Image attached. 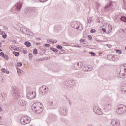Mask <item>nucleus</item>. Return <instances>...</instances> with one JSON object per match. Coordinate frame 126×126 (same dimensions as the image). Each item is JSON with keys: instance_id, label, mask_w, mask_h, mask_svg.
I'll return each mask as SVG.
<instances>
[{"instance_id": "a211bd4d", "label": "nucleus", "mask_w": 126, "mask_h": 126, "mask_svg": "<svg viewBox=\"0 0 126 126\" xmlns=\"http://www.w3.org/2000/svg\"><path fill=\"white\" fill-rule=\"evenodd\" d=\"M61 122L63 126H67L69 124V122L66 119L62 118Z\"/></svg>"}, {"instance_id": "4c0bfd02", "label": "nucleus", "mask_w": 126, "mask_h": 126, "mask_svg": "<svg viewBox=\"0 0 126 126\" xmlns=\"http://www.w3.org/2000/svg\"><path fill=\"white\" fill-rule=\"evenodd\" d=\"M48 105H49V106H53L54 102H53L52 101H49Z\"/></svg>"}, {"instance_id": "4468645a", "label": "nucleus", "mask_w": 126, "mask_h": 126, "mask_svg": "<svg viewBox=\"0 0 126 126\" xmlns=\"http://www.w3.org/2000/svg\"><path fill=\"white\" fill-rule=\"evenodd\" d=\"M70 25L72 28H74V29H77L78 30H80V29H79V25L78 24V22H72L71 23Z\"/></svg>"}, {"instance_id": "37998d69", "label": "nucleus", "mask_w": 126, "mask_h": 126, "mask_svg": "<svg viewBox=\"0 0 126 126\" xmlns=\"http://www.w3.org/2000/svg\"><path fill=\"white\" fill-rule=\"evenodd\" d=\"M88 40H92V36L91 35H89L88 37Z\"/></svg>"}, {"instance_id": "0eeeda50", "label": "nucleus", "mask_w": 126, "mask_h": 126, "mask_svg": "<svg viewBox=\"0 0 126 126\" xmlns=\"http://www.w3.org/2000/svg\"><path fill=\"white\" fill-rule=\"evenodd\" d=\"M93 111L96 115H99L100 116L103 115V112L98 106H94L93 108Z\"/></svg>"}, {"instance_id": "c756f323", "label": "nucleus", "mask_w": 126, "mask_h": 126, "mask_svg": "<svg viewBox=\"0 0 126 126\" xmlns=\"http://www.w3.org/2000/svg\"><path fill=\"white\" fill-rule=\"evenodd\" d=\"M88 68H89V67L86 66L83 68V71H88Z\"/></svg>"}, {"instance_id": "680f3d73", "label": "nucleus", "mask_w": 126, "mask_h": 126, "mask_svg": "<svg viewBox=\"0 0 126 126\" xmlns=\"http://www.w3.org/2000/svg\"><path fill=\"white\" fill-rule=\"evenodd\" d=\"M36 40H41V38H36Z\"/></svg>"}, {"instance_id": "79ce46f5", "label": "nucleus", "mask_w": 126, "mask_h": 126, "mask_svg": "<svg viewBox=\"0 0 126 126\" xmlns=\"http://www.w3.org/2000/svg\"><path fill=\"white\" fill-rule=\"evenodd\" d=\"M89 68L90 69H89ZM89 70V71H90V70H92L93 69V67L91 66H89V68H88V70Z\"/></svg>"}, {"instance_id": "9d476101", "label": "nucleus", "mask_w": 126, "mask_h": 126, "mask_svg": "<svg viewBox=\"0 0 126 126\" xmlns=\"http://www.w3.org/2000/svg\"><path fill=\"white\" fill-rule=\"evenodd\" d=\"M83 65V63L82 62L76 63L73 65V69L74 70L80 69Z\"/></svg>"}, {"instance_id": "338daca9", "label": "nucleus", "mask_w": 126, "mask_h": 126, "mask_svg": "<svg viewBox=\"0 0 126 126\" xmlns=\"http://www.w3.org/2000/svg\"><path fill=\"white\" fill-rule=\"evenodd\" d=\"M39 105H40V106H42V103H39Z\"/></svg>"}, {"instance_id": "c9c22d12", "label": "nucleus", "mask_w": 126, "mask_h": 126, "mask_svg": "<svg viewBox=\"0 0 126 126\" xmlns=\"http://www.w3.org/2000/svg\"><path fill=\"white\" fill-rule=\"evenodd\" d=\"M29 60H32V58H33V55L31 53H30L29 55Z\"/></svg>"}, {"instance_id": "aec40b11", "label": "nucleus", "mask_w": 126, "mask_h": 126, "mask_svg": "<svg viewBox=\"0 0 126 126\" xmlns=\"http://www.w3.org/2000/svg\"><path fill=\"white\" fill-rule=\"evenodd\" d=\"M68 34L71 36V37H74L75 36V31L73 30H71L69 31Z\"/></svg>"}, {"instance_id": "412c9836", "label": "nucleus", "mask_w": 126, "mask_h": 126, "mask_svg": "<svg viewBox=\"0 0 126 126\" xmlns=\"http://www.w3.org/2000/svg\"><path fill=\"white\" fill-rule=\"evenodd\" d=\"M121 91H122V92H125V93H126V85H123L122 87H121Z\"/></svg>"}, {"instance_id": "a878e982", "label": "nucleus", "mask_w": 126, "mask_h": 126, "mask_svg": "<svg viewBox=\"0 0 126 126\" xmlns=\"http://www.w3.org/2000/svg\"><path fill=\"white\" fill-rule=\"evenodd\" d=\"M18 75H21V73L23 72V71L19 68H17Z\"/></svg>"}, {"instance_id": "e2e57ef3", "label": "nucleus", "mask_w": 126, "mask_h": 126, "mask_svg": "<svg viewBox=\"0 0 126 126\" xmlns=\"http://www.w3.org/2000/svg\"><path fill=\"white\" fill-rule=\"evenodd\" d=\"M49 42H52V40L51 39H49L48 40Z\"/></svg>"}, {"instance_id": "4d7b16f0", "label": "nucleus", "mask_w": 126, "mask_h": 126, "mask_svg": "<svg viewBox=\"0 0 126 126\" xmlns=\"http://www.w3.org/2000/svg\"><path fill=\"white\" fill-rule=\"evenodd\" d=\"M36 45H37V46H40V42L36 43Z\"/></svg>"}, {"instance_id": "6ab92c4d", "label": "nucleus", "mask_w": 126, "mask_h": 126, "mask_svg": "<svg viewBox=\"0 0 126 126\" xmlns=\"http://www.w3.org/2000/svg\"><path fill=\"white\" fill-rule=\"evenodd\" d=\"M20 31L24 34H26V35H29V30H27V29L25 28H21Z\"/></svg>"}, {"instance_id": "f03ea898", "label": "nucleus", "mask_w": 126, "mask_h": 126, "mask_svg": "<svg viewBox=\"0 0 126 126\" xmlns=\"http://www.w3.org/2000/svg\"><path fill=\"white\" fill-rule=\"evenodd\" d=\"M32 111H34L36 114H40V113H42L43 110L42 106L40 107L37 105L36 104H33L32 106Z\"/></svg>"}, {"instance_id": "f3484780", "label": "nucleus", "mask_w": 126, "mask_h": 126, "mask_svg": "<svg viewBox=\"0 0 126 126\" xmlns=\"http://www.w3.org/2000/svg\"><path fill=\"white\" fill-rule=\"evenodd\" d=\"M37 10V9L35 7H28L26 8V11L27 12H36V11Z\"/></svg>"}, {"instance_id": "864d4df0", "label": "nucleus", "mask_w": 126, "mask_h": 126, "mask_svg": "<svg viewBox=\"0 0 126 126\" xmlns=\"http://www.w3.org/2000/svg\"><path fill=\"white\" fill-rule=\"evenodd\" d=\"M57 42H58V41H57V40H53V42L52 41V43L55 44V43H57Z\"/></svg>"}, {"instance_id": "473e14b6", "label": "nucleus", "mask_w": 126, "mask_h": 126, "mask_svg": "<svg viewBox=\"0 0 126 126\" xmlns=\"http://www.w3.org/2000/svg\"><path fill=\"white\" fill-rule=\"evenodd\" d=\"M56 48H57V49H59L60 50H62L63 46L62 45H58L56 46Z\"/></svg>"}, {"instance_id": "a19ab883", "label": "nucleus", "mask_w": 126, "mask_h": 126, "mask_svg": "<svg viewBox=\"0 0 126 126\" xmlns=\"http://www.w3.org/2000/svg\"><path fill=\"white\" fill-rule=\"evenodd\" d=\"M18 66H22V63L21 62H18L17 63Z\"/></svg>"}, {"instance_id": "052dcab7", "label": "nucleus", "mask_w": 126, "mask_h": 126, "mask_svg": "<svg viewBox=\"0 0 126 126\" xmlns=\"http://www.w3.org/2000/svg\"><path fill=\"white\" fill-rule=\"evenodd\" d=\"M1 47V42H0V48Z\"/></svg>"}, {"instance_id": "5701e85b", "label": "nucleus", "mask_w": 126, "mask_h": 126, "mask_svg": "<svg viewBox=\"0 0 126 126\" xmlns=\"http://www.w3.org/2000/svg\"><path fill=\"white\" fill-rule=\"evenodd\" d=\"M50 50L54 52V53H58V52H59V50L57 49L54 47H50Z\"/></svg>"}, {"instance_id": "5fc2aeb1", "label": "nucleus", "mask_w": 126, "mask_h": 126, "mask_svg": "<svg viewBox=\"0 0 126 126\" xmlns=\"http://www.w3.org/2000/svg\"><path fill=\"white\" fill-rule=\"evenodd\" d=\"M12 42H13V43H14V44H16V41L15 40H13L12 41Z\"/></svg>"}, {"instance_id": "20e7f679", "label": "nucleus", "mask_w": 126, "mask_h": 126, "mask_svg": "<svg viewBox=\"0 0 126 126\" xmlns=\"http://www.w3.org/2000/svg\"><path fill=\"white\" fill-rule=\"evenodd\" d=\"M60 115L65 116L67 114V107L65 106H61L58 110Z\"/></svg>"}, {"instance_id": "603ef678", "label": "nucleus", "mask_w": 126, "mask_h": 126, "mask_svg": "<svg viewBox=\"0 0 126 126\" xmlns=\"http://www.w3.org/2000/svg\"><path fill=\"white\" fill-rule=\"evenodd\" d=\"M76 47H77V48H81V46L79 45V44H78Z\"/></svg>"}, {"instance_id": "423d86ee", "label": "nucleus", "mask_w": 126, "mask_h": 126, "mask_svg": "<svg viewBox=\"0 0 126 126\" xmlns=\"http://www.w3.org/2000/svg\"><path fill=\"white\" fill-rule=\"evenodd\" d=\"M31 121L30 118L28 117H23L20 119L22 125H27L30 123Z\"/></svg>"}, {"instance_id": "7c9ffc66", "label": "nucleus", "mask_w": 126, "mask_h": 126, "mask_svg": "<svg viewBox=\"0 0 126 126\" xmlns=\"http://www.w3.org/2000/svg\"><path fill=\"white\" fill-rule=\"evenodd\" d=\"M33 54H34V55H37V54H38V49L36 48L34 49L33 51Z\"/></svg>"}, {"instance_id": "f257e3e1", "label": "nucleus", "mask_w": 126, "mask_h": 126, "mask_svg": "<svg viewBox=\"0 0 126 126\" xmlns=\"http://www.w3.org/2000/svg\"><path fill=\"white\" fill-rule=\"evenodd\" d=\"M126 112V106L123 104H120L118 106V108L116 109V113L118 115L125 114Z\"/></svg>"}, {"instance_id": "774afa93", "label": "nucleus", "mask_w": 126, "mask_h": 126, "mask_svg": "<svg viewBox=\"0 0 126 126\" xmlns=\"http://www.w3.org/2000/svg\"><path fill=\"white\" fill-rule=\"evenodd\" d=\"M14 50H15V51H17V48L15 49Z\"/></svg>"}, {"instance_id": "4be33fe9", "label": "nucleus", "mask_w": 126, "mask_h": 126, "mask_svg": "<svg viewBox=\"0 0 126 126\" xmlns=\"http://www.w3.org/2000/svg\"><path fill=\"white\" fill-rule=\"evenodd\" d=\"M2 72H4L5 73H6L7 74H9V71L7 69H5V68H3L1 69Z\"/></svg>"}, {"instance_id": "a18cd8bd", "label": "nucleus", "mask_w": 126, "mask_h": 126, "mask_svg": "<svg viewBox=\"0 0 126 126\" xmlns=\"http://www.w3.org/2000/svg\"><path fill=\"white\" fill-rule=\"evenodd\" d=\"M117 53H119V54H122V53H123V51H122L120 50H118L117 51Z\"/></svg>"}, {"instance_id": "8fccbe9b", "label": "nucleus", "mask_w": 126, "mask_h": 126, "mask_svg": "<svg viewBox=\"0 0 126 126\" xmlns=\"http://www.w3.org/2000/svg\"><path fill=\"white\" fill-rule=\"evenodd\" d=\"M4 30H8V28L7 27L4 26Z\"/></svg>"}, {"instance_id": "e433bc0d", "label": "nucleus", "mask_w": 126, "mask_h": 126, "mask_svg": "<svg viewBox=\"0 0 126 126\" xmlns=\"http://www.w3.org/2000/svg\"><path fill=\"white\" fill-rule=\"evenodd\" d=\"M92 20H93L92 17L89 18V19L88 20V23H91L92 22Z\"/></svg>"}, {"instance_id": "f704fd0d", "label": "nucleus", "mask_w": 126, "mask_h": 126, "mask_svg": "<svg viewBox=\"0 0 126 126\" xmlns=\"http://www.w3.org/2000/svg\"><path fill=\"white\" fill-rule=\"evenodd\" d=\"M91 33H96L97 32V31L95 29H92L90 31Z\"/></svg>"}, {"instance_id": "6e6d98bb", "label": "nucleus", "mask_w": 126, "mask_h": 126, "mask_svg": "<svg viewBox=\"0 0 126 126\" xmlns=\"http://www.w3.org/2000/svg\"><path fill=\"white\" fill-rule=\"evenodd\" d=\"M122 31L124 32V33H126V29L125 30H122Z\"/></svg>"}, {"instance_id": "69168bd1", "label": "nucleus", "mask_w": 126, "mask_h": 126, "mask_svg": "<svg viewBox=\"0 0 126 126\" xmlns=\"http://www.w3.org/2000/svg\"><path fill=\"white\" fill-rule=\"evenodd\" d=\"M0 52H2V50L0 48Z\"/></svg>"}, {"instance_id": "0e129e2a", "label": "nucleus", "mask_w": 126, "mask_h": 126, "mask_svg": "<svg viewBox=\"0 0 126 126\" xmlns=\"http://www.w3.org/2000/svg\"><path fill=\"white\" fill-rule=\"evenodd\" d=\"M1 107L0 106V112H1Z\"/></svg>"}, {"instance_id": "cd10ccee", "label": "nucleus", "mask_w": 126, "mask_h": 126, "mask_svg": "<svg viewBox=\"0 0 126 126\" xmlns=\"http://www.w3.org/2000/svg\"><path fill=\"white\" fill-rule=\"evenodd\" d=\"M120 20L123 21V22H126V17L125 16H122L120 18Z\"/></svg>"}, {"instance_id": "dca6fc26", "label": "nucleus", "mask_w": 126, "mask_h": 126, "mask_svg": "<svg viewBox=\"0 0 126 126\" xmlns=\"http://www.w3.org/2000/svg\"><path fill=\"white\" fill-rule=\"evenodd\" d=\"M18 104L20 106H26L27 105V101L24 99H20L18 101Z\"/></svg>"}, {"instance_id": "9b49d317", "label": "nucleus", "mask_w": 126, "mask_h": 126, "mask_svg": "<svg viewBox=\"0 0 126 126\" xmlns=\"http://www.w3.org/2000/svg\"><path fill=\"white\" fill-rule=\"evenodd\" d=\"M40 91L43 95H46L49 92V89L46 86H42L40 88Z\"/></svg>"}, {"instance_id": "09e8293b", "label": "nucleus", "mask_w": 126, "mask_h": 126, "mask_svg": "<svg viewBox=\"0 0 126 126\" xmlns=\"http://www.w3.org/2000/svg\"><path fill=\"white\" fill-rule=\"evenodd\" d=\"M84 41H85V40H84V39H81L80 40V41L81 42V43H83V42H84Z\"/></svg>"}, {"instance_id": "2eb2a0df", "label": "nucleus", "mask_w": 126, "mask_h": 126, "mask_svg": "<svg viewBox=\"0 0 126 126\" xmlns=\"http://www.w3.org/2000/svg\"><path fill=\"white\" fill-rule=\"evenodd\" d=\"M111 107H112L111 104H106L103 106V109L105 112H108L111 110Z\"/></svg>"}, {"instance_id": "c85d7f7f", "label": "nucleus", "mask_w": 126, "mask_h": 126, "mask_svg": "<svg viewBox=\"0 0 126 126\" xmlns=\"http://www.w3.org/2000/svg\"><path fill=\"white\" fill-rule=\"evenodd\" d=\"M13 54L14 55V56L15 57H18V56H19V55H20V53L18 52H16L15 51H13Z\"/></svg>"}, {"instance_id": "39448f33", "label": "nucleus", "mask_w": 126, "mask_h": 126, "mask_svg": "<svg viewBox=\"0 0 126 126\" xmlns=\"http://www.w3.org/2000/svg\"><path fill=\"white\" fill-rule=\"evenodd\" d=\"M104 10L105 12L107 11H113L114 10V5H113V2L110 1L109 3H108L104 7Z\"/></svg>"}, {"instance_id": "bf43d9fd", "label": "nucleus", "mask_w": 126, "mask_h": 126, "mask_svg": "<svg viewBox=\"0 0 126 126\" xmlns=\"http://www.w3.org/2000/svg\"><path fill=\"white\" fill-rule=\"evenodd\" d=\"M71 104H72V103L71 102H69V105H70V106H71Z\"/></svg>"}, {"instance_id": "ea45409f", "label": "nucleus", "mask_w": 126, "mask_h": 126, "mask_svg": "<svg viewBox=\"0 0 126 126\" xmlns=\"http://www.w3.org/2000/svg\"><path fill=\"white\" fill-rule=\"evenodd\" d=\"M111 61L113 62H116V58L115 57V55H113V57L111 58Z\"/></svg>"}, {"instance_id": "393cba45", "label": "nucleus", "mask_w": 126, "mask_h": 126, "mask_svg": "<svg viewBox=\"0 0 126 126\" xmlns=\"http://www.w3.org/2000/svg\"><path fill=\"white\" fill-rule=\"evenodd\" d=\"M0 34L4 39H5V38L7 37V35H6V34H5V32H1Z\"/></svg>"}, {"instance_id": "de8ad7c7", "label": "nucleus", "mask_w": 126, "mask_h": 126, "mask_svg": "<svg viewBox=\"0 0 126 126\" xmlns=\"http://www.w3.org/2000/svg\"><path fill=\"white\" fill-rule=\"evenodd\" d=\"M45 46L46 48H49V47H50V44H45Z\"/></svg>"}, {"instance_id": "3c124183", "label": "nucleus", "mask_w": 126, "mask_h": 126, "mask_svg": "<svg viewBox=\"0 0 126 126\" xmlns=\"http://www.w3.org/2000/svg\"><path fill=\"white\" fill-rule=\"evenodd\" d=\"M52 121L54 122V121H56V116H54V118H52Z\"/></svg>"}, {"instance_id": "b1692460", "label": "nucleus", "mask_w": 126, "mask_h": 126, "mask_svg": "<svg viewBox=\"0 0 126 126\" xmlns=\"http://www.w3.org/2000/svg\"><path fill=\"white\" fill-rule=\"evenodd\" d=\"M25 45L28 48H29L31 46V43L29 41H26L25 42Z\"/></svg>"}, {"instance_id": "58836bf2", "label": "nucleus", "mask_w": 126, "mask_h": 126, "mask_svg": "<svg viewBox=\"0 0 126 126\" xmlns=\"http://www.w3.org/2000/svg\"><path fill=\"white\" fill-rule=\"evenodd\" d=\"M65 52V50H63V49H61L60 51V54H63V53H64Z\"/></svg>"}, {"instance_id": "c03bdc74", "label": "nucleus", "mask_w": 126, "mask_h": 126, "mask_svg": "<svg viewBox=\"0 0 126 126\" xmlns=\"http://www.w3.org/2000/svg\"><path fill=\"white\" fill-rule=\"evenodd\" d=\"M4 55H5L4 53H3V52H0V57H3Z\"/></svg>"}, {"instance_id": "49530a36", "label": "nucleus", "mask_w": 126, "mask_h": 126, "mask_svg": "<svg viewBox=\"0 0 126 126\" xmlns=\"http://www.w3.org/2000/svg\"><path fill=\"white\" fill-rule=\"evenodd\" d=\"M39 1L41 2H46V1H48V0H39Z\"/></svg>"}, {"instance_id": "2f4dec72", "label": "nucleus", "mask_w": 126, "mask_h": 126, "mask_svg": "<svg viewBox=\"0 0 126 126\" xmlns=\"http://www.w3.org/2000/svg\"><path fill=\"white\" fill-rule=\"evenodd\" d=\"M89 54L93 57H95L96 56V54L93 52H90Z\"/></svg>"}, {"instance_id": "6e6552de", "label": "nucleus", "mask_w": 126, "mask_h": 126, "mask_svg": "<svg viewBox=\"0 0 126 126\" xmlns=\"http://www.w3.org/2000/svg\"><path fill=\"white\" fill-rule=\"evenodd\" d=\"M36 96V93L35 92H30L27 94V98L30 100H33Z\"/></svg>"}, {"instance_id": "f8f14e48", "label": "nucleus", "mask_w": 126, "mask_h": 126, "mask_svg": "<svg viewBox=\"0 0 126 126\" xmlns=\"http://www.w3.org/2000/svg\"><path fill=\"white\" fill-rule=\"evenodd\" d=\"M102 30L103 33H106V34H109V33H111V32H112V30H113V28H112V26L109 25L107 27L106 29L102 28Z\"/></svg>"}, {"instance_id": "72a5a7b5", "label": "nucleus", "mask_w": 126, "mask_h": 126, "mask_svg": "<svg viewBox=\"0 0 126 126\" xmlns=\"http://www.w3.org/2000/svg\"><path fill=\"white\" fill-rule=\"evenodd\" d=\"M3 58L6 60V61H8L9 58L7 55L5 54V55H4L3 56Z\"/></svg>"}, {"instance_id": "13d9d810", "label": "nucleus", "mask_w": 126, "mask_h": 126, "mask_svg": "<svg viewBox=\"0 0 126 126\" xmlns=\"http://www.w3.org/2000/svg\"><path fill=\"white\" fill-rule=\"evenodd\" d=\"M44 60L47 61V60H48V57H45L44 58Z\"/></svg>"}, {"instance_id": "1a4fd4ad", "label": "nucleus", "mask_w": 126, "mask_h": 126, "mask_svg": "<svg viewBox=\"0 0 126 126\" xmlns=\"http://www.w3.org/2000/svg\"><path fill=\"white\" fill-rule=\"evenodd\" d=\"M22 7V3L20 2H18L15 6L12 8V10H15V11H20V9Z\"/></svg>"}, {"instance_id": "bb28decb", "label": "nucleus", "mask_w": 126, "mask_h": 126, "mask_svg": "<svg viewBox=\"0 0 126 126\" xmlns=\"http://www.w3.org/2000/svg\"><path fill=\"white\" fill-rule=\"evenodd\" d=\"M113 55H108L107 56V60H109V61H112V58H113Z\"/></svg>"}, {"instance_id": "7ed1b4c3", "label": "nucleus", "mask_w": 126, "mask_h": 126, "mask_svg": "<svg viewBox=\"0 0 126 126\" xmlns=\"http://www.w3.org/2000/svg\"><path fill=\"white\" fill-rule=\"evenodd\" d=\"M20 89L15 88L12 92L13 97H14L15 99H18V98L20 97Z\"/></svg>"}, {"instance_id": "ddd939ff", "label": "nucleus", "mask_w": 126, "mask_h": 126, "mask_svg": "<svg viewBox=\"0 0 126 126\" xmlns=\"http://www.w3.org/2000/svg\"><path fill=\"white\" fill-rule=\"evenodd\" d=\"M111 125L112 126H121V125H120V121L117 119L112 120Z\"/></svg>"}]
</instances>
